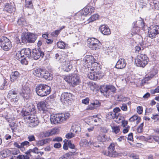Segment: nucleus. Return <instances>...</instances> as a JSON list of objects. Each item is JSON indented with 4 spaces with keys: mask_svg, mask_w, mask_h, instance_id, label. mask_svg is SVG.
I'll use <instances>...</instances> for the list:
<instances>
[{
    "mask_svg": "<svg viewBox=\"0 0 159 159\" xmlns=\"http://www.w3.org/2000/svg\"><path fill=\"white\" fill-rule=\"evenodd\" d=\"M20 73L17 71H12L10 75V80L12 83L17 81L20 76Z\"/></svg>",
    "mask_w": 159,
    "mask_h": 159,
    "instance_id": "dca6fc26",
    "label": "nucleus"
},
{
    "mask_svg": "<svg viewBox=\"0 0 159 159\" xmlns=\"http://www.w3.org/2000/svg\"><path fill=\"white\" fill-rule=\"evenodd\" d=\"M129 157L131 159H139V156L136 154H135L134 153H132L129 156Z\"/></svg>",
    "mask_w": 159,
    "mask_h": 159,
    "instance_id": "5fc2aeb1",
    "label": "nucleus"
},
{
    "mask_svg": "<svg viewBox=\"0 0 159 159\" xmlns=\"http://www.w3.org/2000/svg\"><path fill=\"white\" fill-rule=\"evenodd\" d=\"M91 68L90 70L92 71L88 74L87 76L90 79L93 80H99L102 77L99 74L100 70L101 68L100 67L99 65L95 61V62L90 64Z\"/></svg>",
    "mask_w": 159,
    "mask_h": 159,
    "instance_id": "f257e3e1",
    "label": "nucleus"
},
{
    "mask_svg": "<svg viewBox=\"0 0 159 159\" xmlns=\"http://www.w3.org/2000/svg\"><path fill=\"white\" fill-rule=\"evenodd\" d=\"M30 151L32 152L38 154L39 152V149L38 148L35 147L33 149H30Z\"/></svg>",
    "mask_w": 159,
    "mask_h": 159,
    "instance_id": "6e6d98bb",
    "label": "nucleus"
},
{
    "mask_svg": "<svg viewBox=\"0 0 159 159\" xmlns=\"http://www.w3.org/2000/svg\"><path fill=\"white\" fill-rule=\"evenodd\" d=\"M101 139V140L102 142H106L108 141L110 139V138L105 134L102 135Z\"/></svg>",
    "mask_w": 159,
    "mask_h": 159,
    "instance_id": "c03bdc74",
    "label": "nucleus"
},
{
    "mask_svg": "<svg viewBox=\"0 0 159 159\" xmlns=\"http://www.w3.org/2000/svg\"><path fill=\"white\" fill-rule=\"evenodd\" d=\"M66 119L64 115L57 114L51 115L50 119L52 124H57L63 122Z\"/></svg>",
    "mask_w": 159,
    "mask_h": 159,
    "instance_id": "20e7f679",
    "label": "nucleus"
},
{
    "mask_svg": "<svg viewBox=\"0 0 159 159\" xmlns=\"http://www.w3.org/2000/svg\"><path fill=\"white\" fill-rule=\"evenodd\" d=\"M65 80L68 82L73 84L74 86L78 84L80 82L79 76L77 75L74 74L67 76Z\"/></svg>",
    "mask_w": 159,
    "mask_h": 159,
    "instance_id": "0eeeda50",
    "label": "nucleus"
},
{
    "mask_svg": "<svg viewBox=\"0 0 159 159\" xmlns=\"http://www.w3.org/2000/svg\"><path fill=\"white\" fill-rule=\"evenodd\" d=\"M72 129L73 131L75 133L80 132L81 130V128L78 125H75V127L72 126Z\"/></svg>",
    "mask_w": 159,
    "mask_h": 159,
    "instance_id": "a18cd8bd",
    "label": "nucleus"
},
{
    "mask_svg": "<svg viewBox=\"0 0 159 159\" xmlns=\"http://www.w3.org/2000/svg\"><path fill=\"white\" fill-rule=\"evenodd\" d=\"M31 50L29 48H23L20 51H18L16 53V56L18 57H28L29 58L30 57H31Z\"/></svg>",
    "mask_w": 159,
    "mask_h": 159,
    "instance_id": "9b49d317",
    "label": "nucleus"
},
{
    "mask_svg": "<svg viewBox=\"0 0 159 159\" xmlns=\"http://www.w3.org/2000/svg\"><path fill=\"white\" fill-rule=\"evenodd\" d=\"M96 61L95 59L92 55H87L85 57L84 62L88 64L89 66H90V64L95 62Z\"/></svg>",
    "mask_w": 159,
    "mask_h": 159,
    "instance_id": "aec40b11",
    "label": "nucleus"
},
{
    "mask_svg": "<svg viewBox=\"0 0 159 159\" xmlns=\"http://www.w3.org/2000/svg\"><path fill=\"white\" fill-rule=\"evenodd\" d=\"M101 33L105 35H109L111 34V31L109 27L106 25H101L99 28Z\"/></svg>",
    "mask_w": 159,
    "mask_h": 159,
    "instance_id": "f3484780",
    "label": "nucleus"
},
{
    "mask_svg": "<svg viewBox=\"0 0 159 159\" xmlns=\"http://www.w3.org/2000/svg\"><path fill=\"white\" fill-rule=\"evenodd\" d=\"M92 121L95 123V125H101V124H102V119L99 118L97 115L93 116L92 118Z\"/></svg>",
    "mask_w": 159,
    "mask_h": 159,
    "instance_id": "b1692460",
    "label": "nucleus"
},
{
    "mask_svg": "<svg viewBox=\"0 0 159 159\" xmlns=\"http://www.w3.org/2000/svg\"><path fill=\"white\" fill-rule=\"evenodd\" d=\"M17 142H15L13 144V145L14 147H16L20 149V150H22V148L21 146H20V144Z\"/></svg>",
    "mask_w": 159,
    "mask_h": 159,
    "instance_id": "e2e57ef3",
    "label": "nucleus"
},
{
    "mask_svg": "<svg viewBox=\"0 0 159 159\" xmlns=\"http://www.w3.org/2000/svg\"><path fill=\"white\" fill-rule=\"evenodd\" d=\"M28 138L29 139V141L30 142L34 141L35 140V138L33 135L29 136L28 137Z\"/></svg>",
    "mask_w": 159,
    "mask_h": 159,
    "instance_id": "338daca9",
    "label": "nucleus"
},
{
    "mask_svg": "<svg viewBox=\"0 0 159 159\" xmlns=\"http://www.w3.org/2000/svg\"><path fill=\"white\" fill-rule=\"evenodd\" d=\"M117 114H116L114 112L111 111L108 113L106 115L108 119H115L116 116Z\"/></svg>",
    "mask_w": 159,
    "mask_h": 159,
    "instance_id": "473e14b6",
    "label": "nucleus"
},
{
    "mask_svg": "<svg viewBox=\"0 0 159 159\" xmlns=\"http://www.w3.org/2000/svg\"><path fill=\"white\" fill-rule=\"evenodd\" d=\"M17 95V91L15 89H12L10 90L8 93V96L16 95Z\"/></svg>",
    "mask_w": 159,
    "mask_h": 159,
    "instance_id": "ea45409f",
    "label": "nucleus"
},
{
    "mask_svg": "<svg viewBox=\"0 0 159 159\" xmlns=\"http://www.w3.org/2000/svg\"><path fill=\"white\" fill-rule=\"evenodd\" d=\"M152 110L153 109L151 108H146L145 110V114L149 115V113H152Z\"/></svg>",
    "mask_w": 159,
    "mask_h": 159,
    "instance_id": "052dcab7",
    "label": "nucleus"
},
{
    "mask_svg": "<svg viewBox=\"0 0 159 159\" xmlns=\"http://www.w3.org/2000/svg\"><path fill=\"white\" fill-rule=\"evenodd\" d=\"M68 146L69 148L72 149H75V145L74 144L72 143L70 141L68 142Z\"/></svg>",
    "mask_w": 159,
    "mask_h": 159,
    "instance_id": "bf43d9fd",
    "label": "nucleus"
},
{
    "mask_svg": "<svg viewBox=\"0 0 159 159\" xmlns=\"http://www.w3.org/2000/svg\"><path fill=\"white\" fill-rule=\"evenodd\" d=\"M55 57L56 58L59 60L61 62H63V60H64V59L62 58H61V57H62L61 56H60L58 53H57L55 54Z\"/></svg>",
    "mask_w": 159,
    "mask_h": 159,
    "instance_id": "8fccbe9b",
    "label": "nucleus"
},
{
    "mask_svg": "<svg viewBox=\"0 0 159 159\" xmlns=\"http://www.w3.org/2000/svg\"><path fill=\"white\" fill-rule=\"evenodd\" d=\"M9 98H11V100L12 101L16 102L18 101L19 99V96L17 95H12V96H8Z\"/></svg>",
    "mask_w": 159,
    "mask_h": 159,
    "instance_id": "4c0bfd02",
    "label": "nucleus"
},
{
    "mask_svg": "<svg viewBox=\"0 0 159 159\" xmlns=\"http://www.w3.org/2000/svg\"><path fill=\"white\" fill-rule=\"evenodd\" d=\"M149 59L145 54H140L137 56L135 59V63L138 66L144 67L147 64Z\"/></svg>",
    "mask_w": 159,
    "mask_h": 159,
    "instance_id": "7ed1b4c3",
    "label": "nucleus"
},
{
    "mask_svg": "<svg viewBox=\"0 0 159 159\" xmlns=\"http://www.w3.org/2000/svg\"><path fill=\"white\" fill-rule=\"evenodd\" d=\"M10 152L9 150H4L1 152V154L2 157H6L8 156V154Z\"/></svg>",
    "mask_w": 159,
    "mask_h": 159,
    "instance_id": "c9c22d12",
    "label": "nucleus"
},
{
    "mask_svg": "<svg viewBox=\"0 0 159 159\" xmlns=\"http://www.w3.org/2000/svg\"><path fill=\"white\" fill-rule=\"evenodd\" d=\"M115 119H116L115 120V121L118 123H120L121 122V121L123 120V117L120 116H119L118 115H117Z\"/></svg>",
    "mask_w": 159,
    "mask_h": 159,
    "instance_id": "79ce46f5",
    "label": "nucleus"
},
{
    "mask_svg": "<svg viewBox=\"0 0 159 159\" xmlns=\"http://www.w3.org/2000/svg\"><path fill=\"white\" fill-rule=\"evenodd\" d=\"M20 146H21L22 148V150H23V149H24V146H26L28 145H29L30 143L28 141H25L21 143H20Z\"/></svg>",
    "mask_w": 159,
    "mask_h": 159,
    "instance_id": "49530a36",
    "label": "nucleus"
},
{
    "mask_svg": "<svg viewBox=\"0 0 159 159\" xmlns=\"http://www.w3.org/2000/svg\"><path fill=\"white\" fill-rule=\"evenodd\" d=\"M37 107L42 113L47 114L48 112L47 110V108L46 104L44 101H40L37 104Z\"/></svg>",
    "mask_w": 159,
    "mask_h": 159,
    "instance_id": "2eb2a0df",
    "label": "nucleus"
},
{
    "mask_svg": "<svg viewBox=\"0 0 159 159\" xmlns=\"http://www.w3.org/2000/svg\"><path fill=\"white\" fill-rule=\"evenodd\" d=\"M89 99L88 98H86L82 100V102L85 104H87L89 102Z\"/></svg>",
    "mask_w": 159,
    "mask_h": 159,
    "instance_id": "0e129e2a",
    "label": "nucleus"
},
{
    "mask_svg": "<svg viewBox=\"0 0 159 159\" xmlns=\"http://www.w3.org/2000/svg\"><path fill=\"white\" fill-rule=\"evenodd\" d=\"M40 78H43L45 80H50L51 79L50 74L48 71L44 70H43L41 73V77Z\"/></svg>",
    "mask_w": 159,
    "mask_h": 159,
    "instance_id": "5701e85b",
    "label": "nucleus"
},
{
    "mask_svg": "<svg viewBox=\"0 0 159 159\" xmlns=\"http://www.w3.org/2000/svg\"><path fill=\"white\" fill-rule=\"evenodd\" d=\"M101 103L98 101L96 100L93 103H91L88 106L87 108L88 110H93L96 107H98L100 106Z\"/></svg>",
    "mask_w": 159,
    "mask_h": 159,
    "instance_id": "412c9836",
    "label": "nucleus"
},
{
    "mask_svg": "<svg viewBox=\"0 0 159 159\" xmlns=\"http://www.w3.org/2000/svg\"><path fill=\"white\" fill-rule=\"evenodd\" d=\"M75 151L73 152H70L66 153L59 158V159H70L71 158V156L73 154V153L75 152Z\"/></svg>",
    "mask_w": 159,
    "mask_h": 159,
    "instance_id": "2f4dec72",
    "label": "nucleus"
},
{
    "mask_svg": "<svg viewBox=\"0 0 159 159\" xmlns=\"http://www.w3.org/2000/svg\"><path fill=\"white\" fill-rule=\"evenodd\" d=\"M25 7L29 9H31L33 7L32 0H25Z\"/></svg>",
    "mask_w": 159,
    "mask_h": 159,
    "instance_id": "e433bc0d",
    "label": "nucleus"
},
{
    "mask_svg": "<svg viewBox=\"0 0 159 159\" xmlns=\"http://www.w3.org/2000/svg\"><path fill=\"white\" fill-rule=\"evenodd\" d=\"M81 142L82 143H83L85 145L88 144H90V145H91V144H92V142L91 141H89L88 142V140L86 139H83L82 140H81Z\"/></svg>",
    "mask_w": 159,
    "mask_h": 159,
    "instance_id": "864d4df0",
    "label": "nucleus"
},
{
    "mask_svg": "<svg viewBox=\"0 0 159 159\" xmlns=\"http://www.w3.org/2000/svg\"><path fill=\"white\" fill-rule=\"evenodd\" d=\"M26 119L29 120V121H28V126L30 127H35L39 123L38 118L34 115H33L32 117H27L26 118Z\"/></svg>",
    "mask_w": 159,
    "mask_h": 159,
    "instance_id": "f8f14e48",
    "label": "nucleus"
},
{
    "mask_svg": "<svg viewBox=\"0 0 159 159\" xmlns=\"http://www.w3.org/2000/svg\"><path fill=\"white\" fill-rule=\"evenodd\" d=\"M80 13L82 16H86L89 14V11H80Z\"/></svg>",
    "mask_w": 159,
    "mask_h": 159,
    "instance_id": "09e8293b",
    "label": "nucleus"
},
{
    "mask_svg": "<svg viewBox=\"0 0 159 159\" xmlns=\"http://www.w3.org/2000/svg\"><path fill=\"white\" fill-rule=\"evenodd\" d=\"M98 17L99 15L98 14H94L92 15L89 19V21L91 22L96 20L98 19Z\"/></svg>",
    "mask_w": 159,
    "mask_h": 159,
    "instance_id": "a19ab883",
    "label": "nucleus"
},
{
    "mask_svg": "<svg viewBox=\"0 0 159 159\" xmlns=\"http://www.w3.org/2000/svg\"><path fill=\"white\" fill-rule=\"evenodd\" d=\"M123 127L124 129L123 130V132L124 134L127 133L130 129V126H127L126 127Z\"/></svg>",
    "mask_w": 159,
    "mask_h": 159,
    "instance_id": "13d9d810",
    "label": "nucleus"
},
{
    "mask_svg": "<svg viewBox=\"0 0 159 159\" xmlns=\"http://www.w3.org/2000/svg\"><path fill=\"white\" fill-rule=\"evenodd\" d=\"M14 8H15L14 5L13 3H6L4 8L5 10H13Z\"/></svg>",
    "mask_w": 159,
    "mask_h": 159,
    "instance_id": "72a5a7b5",
    "label": "nucleus"
},
{
    "mask_svg": "<svg viewBox=\"0 0 159 159\" xmlns=\"http://www.w3.org/2000/svg\"><path fill=\"white\" fill-rule=\"evenodd\" d=\"M30 89L29 88L24 87L19 92L20 95L25 99L27 100L30 98Z\"/></svg>",
    "mask_w": 159,
    "mask_h": 159,
    "instance_id": "4468645a",
    "label": "nucleus"
},
{
    "mask_svg": "<svg viewBox=\"0 0 159 159\" xmlns=\"http://www.w3.org/2000/svg\"><path fill=\"white\" fill-rule=\"evenodd\" d=\"M60 31L59 30H56L52 33L51 35L53 36L57 37Z\"/></svg>",
    "mask_w": 159,
    "mask_h": 159,
    "instance_id": "4d7b16f0",
    "label": "nucleus"
},
{
    "mask_svg": "<svg viewBox=\"0 0 159 159\" xmlns=\"http://www.w3.org/2000/svg\"><path fill=\"white\" fill-rule=\"evenodd\" d=\"M28 38H27V35H22L21 37V42L24 43H26L28 42Z\"/></svg>",
    "mask_w": 159,
    "mask_h": 159,
    "instance_id": "37998d69",
    "label": "nucleus"
},
{
    "mask_svg": "<svg viewBox=\"0 0 159 159\" xmlns=\"http://www.w3.org/2000/svg\"><path fill=\"white\" fill-rule=\"evenodd\" d=\"M62 140V139L61 137H57L53 139V141H57L60 142Z\"/></svg>",
    "mask_w": 159,
    "mask_h": 159,
    "instance_id": "774afa93",
    "label": "nucleus"
},
{
    "mask_svg": "<svg viewBox=\"0 0 159 159\" xmlns=\"http://www.w3.org/2000/svg\"><path fill=\"white\" fill-rule=\"evenodd\" d=\"M44 55V52L41 51L40 48L38 49L35 48L32 50L31 57L36 60L39 59L40 57L43 58Z\"/></svg>",
    "mask_w": 159,
    "mask_h": 159,
    "instance_id": "ddd939ff",
    "label": "nucleus"
},
{
    "mask_svg": "<svg viewBox=\"0 0 159 159\" xmlns=\"http://www.w3.org/2000/svg\"><path fill=\"white\" fill-rule=\"evenodd\" d=\"M121 125L123 127H126L127 126H128L127 125H128V121L126 120H122L121 121Z\"/></svg>",
    "mask_w": 159,
    "mask_h": 159,
    "instance_id": "680f3d73",
    "label": "nucleus"
},
{
    "mask_svg": "<svg viewBox=\"0 0 159 159\" xmlns=\"http://www.w3.org/2000/svg\"><path fill=\"white\" fill-rule=\"evenodd\" d=\"M100 90L101 93L107 97L115 93L116 89L115 87L111 85L103 86L101 87Z\"/></svg>",
    "mask_w": 159,
    "mask_h": 159,
    "instance_id": "39448f33",
    "label": "nucleus"
},
{
    "mask_svg": "<svg viewBox=\"0 0 159 159\" xmlns=\"http://www.w3.org/2000/svg\"><path fill=\"white\" fill-rule=\"evenodd\" d=\"M36 109L34 105L31 104L28 106L27 110L24 112L22 115L24 117V119H26L27 117H32L36 113Z\"/></svg>",
    "mask_w": 159,
    "mask_h": 159,
    "instance_id": "1a4fd4ad",
    "label": "nucleus"
},
{
    "mask_svg": "<svg viewBox=\"0 0 159 159\" xmlns=\"http://www.w3.org/2000/svg\"><path fill=\"white\" fill-rule=\"evenodd\" d=\"M120 127L119 126H111L112 131L116 134L119 133L120 130Z\"/></svg>",
    "mask_w": 159,
    "mask_h": 159,
    "instance_id": "f704fd0d",
    "label": "nucleus"
},
{
    "mask_svg": "<svg viewBox=\"0 0 159 159\" xmlns=\"http://www.w3.org/2000/svg\"><path fill=\"white\" fill-rule=\"evenodd\" d=\"M35 91L38 95L43 97L49 94L51 91V89L47 85L40 84L37 85Z\"/></svg>",
    "mask_w": 159,
    "mask_h": 159,
    "instance_id": "f03ea898",
    "label": "nucleus"
},
{
    "mask_svg": "<svg viewBox=\"0 0 159 159\" xmlns=\"http://www.w3.org/2000/svg\"><path fill=\"white\" fill-rule=\"evenodd\" d=\"M159 34V26L157 25H151L148 29L149 37L151 39L156 37Z\"/></svg>",
    "mask_w": 159,
    "mask_h": 159,
    "instance_id": "6e6552de",
    "label": "nucleus"
},
{
    "mask_svg": "<svg viewBox=\"0 0 159 159\" xmlns=\"http://www.w3.org/2000/svg\"><path fill=\"white\" fill-rule=\"evenodd\" d=\"M28 43H34L37 38V36L35 34L30 33L27 34Z\"/></svg>",
    "mask_w": 159,
    "mask_h": 159,
    "instance_id": "393cba45",
    "label": "nucleus"
},
{
    "mask_svg": "<svg viewBox=\"0 0 159 159\" xmlns=\"http://www.w3.org/2000/svg\"><path fill=\"white\" fill-rule=\"evenodd\" d=\"M43 69L40 68H35L33 69V73L36 76L39 77H41V74Z\"/></svg>",
    "mask_w": 159,
    "mask_h": 159,
    "instance_id": "a878e982",
    "label": "nucleus"
},
{
    "mask_svg": "<svg viewBox=\"0 0 159 159\" xmlns=\"http://www.w3.org/2000/svg\"><path fill=\"white\" fill-rule=\"evenodd\" d=\"M75 136V134L71 132L67 133L66 135V137L68 139H70Z\"/></svg>",
    "mask_w": 159,
    "mask_h": 159,
    "instance_id": "603ef678",
    "label": "nucleus"
},
{
    "mask_svg": "<svg viewBox=\"0 0 159 159\" xmlns=\"http://www.w3.org/2000/svg\"><path fill=\"white\" fill-rule=\"evenodd\" d=\"M136 120V124H138L139 123L141 120V118L138 115H134L131 117L129 119V121L131 122H134L135 120Z\"/></svg>",
    "mask_w": 159,
    "mask_h": 159,
    "instance_id": "bb28decb",
    "label": "nucleus"
},
{
    "mask_svg": "<svg viewBox=\"0 0 159 159\" xmlns=\"http://www.w3.org/2000/svg\"><path fill=\"white\" fill-rule=\"evenodd\" d=\"M126 65L125 60L124 58H120L117 61L115 67L117 69H121L125 68Z\"/></svg>",
    "mask_w": 159,
    "mask_h": 159,
    "instance_id": "a211bd4d",
    "label": "nucleus"
},
{
    "mask_svg": "<svg viewBox=\"0 0 159 159\" xmlns=\"http://www.w3.org/2000/svg\"><path fill=\"white\" fill-rule=\"evenodd\" d=\"M143 123H141L139 125L137 129V131L138 132L140 133L142 132L143 130Z\"/></svg>",
    "mask_w": 159,
    "mask_h": 159,
    "instance_id": "de8ad7c7",
    "label": "nucleus"
},
{
    "mask_svg": "<svg viewBox=\"0 0 159 159\" xmlns=\"http://www.w3.org/2000/svg\"><path fill=\"white\" fill-rule=\"evenodd\" d=\"M8 44L5 43L0 46L3 50L5 51H8L12 47L11 42H8Z\"/></svg>",
    "mask_w": 159,
    "mask_h": 159,
    "instance_id": "c756f323",
    "label": "nucleus"
},
{
    "mask_svg": "<svg viewBox=\"0 0 159 159\" xmlns=\"http://www.w3.org/2000/svg\"><path fill=\"white\" fill-rule=\"evenodd\" d=\"M88 45L92 50H98L101 48V43L97 39L94 38L88 39L87 40Z\"/></svg>",
    "mask_w": 159,
    "mask_h": 159,
    "instance_id": "423d86ee",
    "label": "nucleus"
},
{
    "mask_svg": "<svg viewBox=\"0 0 159 159\" xmlns=\"http://www.w3.org/2000/svg\"><path fill=\"white\" fill-rule=\"evenodd\" d=\"M8 42H11L10 40L7 37L5 36H2L0 39V46L3 45L4 44H8Z\"/></svg>",
    "mask_w": 159,
    "mask_h": 159,
    "instance_id": "cd10ccee",
    "label": "nucleus"
},
{
    "mask_svg": "<svg viewBox=\"0 0 159 159\" xmlns=\"http://www.w3.org/2000/svg\"><path fill=\"white\" fill-rule=\"evenodd\" d=\"M137 111L139 114H141L143 112V108L142 107L138 106L137 108Z\"/></svg>",
    "mask_w": 159,
    "mask_h": 159,
    "instance_id": "69168bd1",
    "label": "nucleus"
},
{
    "mask_svg": "<svg viewBox=\"0 0 159 159\" xmlns=\"http://www.w3.org/2000/svg\"><path fill=\"white\" fill-rule=\"evenodd\" d=\"M61 62L62 63V69L64 71L68 72L72 68V66L70 65L68 61H66V60L64 59V60H63V62Z\"/></svg>",
    "mask_w": 159,
    "mask_h": 159,
    "instance_id": "6ab92c4d",
    "label": "nucleus"
},
{
    "mask_svg": "<svg viewBox=\"0 0 159 159\" xmlns=\"http://www.w3.org/2000/svg\"><path fill=\"white\" fill-rule=\"evenodd\" d=\"M26 57H18L16 55V58L20 62V63L23 65H27L28 64V61L26 59Z\"/></svg>",
    "mask_w": 159,
    "mask_h": 159,
    "instance_id": "c85d7f7f",
    "label": "nucleus"
},
{
    "mask_svg": "<svg viewBox=\"0 0 159 159\" xmlns=\"http://www.w3.org/2000/svg\"><path fill=\"white\" fill-rule=\"evenodd\" d=\"M55 133V131L54 129L49 130L44 132L43 133L44 134L43 136L45 137H48L54 134Z\"/></svg>",
    "mask_w": 159,
    "mask_h": 159,
    "instance_id": "7c9ffc66",
    "label": "nucleus"
},
{
    "mask_svg": "<svg viewBox=\"0 0 159 159\" xmlns=\"http://www.w3.org/2000/svg\"><path fill=\"white\" fill-rule=\"evenodd\" d=\"M57 44L58 48L60 49H64L65 48V43L62 41L58 42Z\"/></svg>",
    "mask_w": 159,
    "mask_h": 159,
    "instance_id": "58836bf2",
    "label": "nucleus"
},
{
    "mask_svg": "<svg viewBox=\"0 0 159 159\" xmlns=\"http://www.w3.org/2000/svg\"><path fill=\"white\" fill-rule=\"evenodd\" d=\"M18 158L19 159H29L30 157L29 155H19L18 156Z\"/></svg>",
    "mask_w": 159,
    "mask_h": 159,
    "instance_id": "3c124183",
    "label": "nucleus"
},
{
    "mask_svg": "<svg viewBox=\"0 0 159 159\" xmlns=\"http://www.w3.org/2000/svg\"><path fill=\"white\" fill-rule=\"evenodd\" d=\"M108 151H104L102 153L109 157H116L118 155V153L115 150L114 143H111L108 147Z\"/></svg>",
    "mask_w": 159,
    "mask_h": 159,
    "instance_id": "9d476101",
    "label": "nucleus"
},
{
    "mask_svg": "<svg viewBox=\"0 0 159 159\" xmlns=\"http://www.w3.org/2000/svg\"><path fill=\"white\" fill-rule=\"evenodd\" d=\"M72 97V95L70 93H63L61 96V100L67 101Z\"/></svg>",
    "mask_w": 159,
    "mask_h": 159,
    "instance_id": "4be33fe9",
    "label": "nucleus"
}]
</instances>
